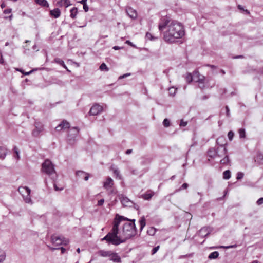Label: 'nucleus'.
Returning <instances> with one entry per match:
<instances>
[{"label": "nucleus", "mask_w": 263, "mask_h": 263, "mask_svg": "<svg viewBox=\"0 0 263 263\" xmlns=\"http://www.w3.org/2000/svg\"><path fill=\"white\" fill-rule=\"evenodd\" d=\"M184 35V30L181 23L172 21L167 30L164 33V40L165 42L173 43L176 39L182 37Z\"/></svg>", "instance_id": "f257e3e1"}, {"label": "nucleus", "mask_w": 263, "mask_h": 263, "mask_svg": "<svg viewBox=\"0 0 263 263\" xmlns=\"http://www.w3.org/2000/svg\"><path fill=\"white\" fill-rule=\"evenodd\" d=\"M129 222L125 223L123 226L122 235L121 237L122 240H126L135 236L137 234V228L135 225V219L130 220L128 218L125 219Z\"/></svg>", "instance_id": "f03ea898"}, {"label": "nucleus", "mask_w": 263, "mask_h": 263, "mask_svg": "<svg viewBox=\"0 0 263 263\" xmlns=\"http://www.w3.org/2000/svg\"><path fill=\"white\" fill-rule=\"evenodd\" d=\"M18 191L23 197L24 201L26 203L32 204L30 197L31 190L27 186H20Z\"/></svg>", "instance_id": "7ed1b4c3"}, {"label": "nucleus", "mask_w": 263, "mask_h": 263, "mask_svg": "<svg viewBox=\"0 0 263 263\" xmlns=\"http://www.w3.org/2000/svg\"><path fill=\"white\" fill-rule=\"evenodd\" d=\"M42 171L48 175H51L55 173L53 164L48 159L45 160L42 164Z\"/></svg>", "instance_id": "20e7f679"}, {"label": "nucleus", "mask_w": 263, "mask_h": 263, "mask_svg": "<svg viewBox=\"0 0 263 263\" xmlns=\"http://www.w3.org/2000/svg\"><path fill=\"white\" fill-rule=\"evenodd\" d=\"M227 148H222V151H218L217 148H210L208 151V155L211 158H214L217 157H221L227 154Z\"/></svg>", "instance_id": "39448f33"}, {"label": "nucleus", "mask_w": 263, "mask_h": 263, "mask_svg": "<svg viewBox=\"0 0 263 263\" xmlns=\"http://www.w3.org/2000/svg\"><path fill=\"white\" fill-rule=\"evenodd\" d=\"M52 243L56 246L61 245H67L69 243L68 240L63 237L53 235L51 237Z\"/></svg>", "instance_id": "423d86ee"}, {"label": "nucleus", "mask_w": 263, "mask_h": 263, "mask_svg": "<svg viewBox=\"0 0 263 263\" xmlns=\"http://www.w3.org/2000/svg\"><path fill=\"white\" fill-rule=\"evenodd\" d=\"M172 21L173 20L170 19V18L167 16L162 17L161 18L160 23L158 25L159 30L161 32L166 27L168 28L169 25L171 23V22H172Z\"/></svg>", "instance_id": "0eeeda50"}, {"label": "nucleus", "mask_w": 263, "mask_h": 263, "mask_svg": "<svg viewBox=\"0 0 263 263\" xmlns=\"http://www.w3.org/2000/svg\"><path fill=\"white\" fill-rule=\"evenodd\" d=\"M193 80L199 83H201L202 86H200V88L203 89L204 87V80L205 77L201 75L199 71L197 70H195L193 72V74L192 75Z\"/></svg>", "instance_id": "6e6552de"}, {"label": "nucleus", "mask_w": 263, "mask_h": 263, "mask_svg": "<svg viewBox=\"0 0 263 263\" xmlns=\"http://www.w3.org/2000/svg\"><path fill=\"white\" fill-rule=\"evenodd\" d=\"M102 241L106 240L109 244H112L115 246L120 245V242H118V240L115 239L111 235V234L108 233L105 237L102 239Z\"/></svg>", "instance_id": "1a4fd4ad"}, {"label": "nucleus", "mask_w": 263, "mask_h": 263, "mask_svg": "<svg viewBox=\"0 0 263 263\" xmlns=\"http://www.w3.org/2000/svg\"><path fill=\"white\" fill-rule=\"evenodd\" d=\"M109 233L111 234L112 236L115 239L118 240V242H120V244L125 242V240H122L121 236L118 235L119 233V228L113 226L111 232Z\"/></svg>", "instance_id": "9d476101"}, {"label": "nucleus", "mask_w": 263, "mask_h": 263, "mask_svg": "<svg viewBox=\"0 0 263 263\" xmlns=\"http://www.w3.org/2000/svg\"><path fill=\"white\" fill-rule=\"evenodd\" d=\"M103 107L98 104L93 105L90 108L89 114L91 116H96L102 112Z\"/></svg>", "instance_id": "9b49d317"}, {"label": "nucleus", "mask_w": 263, "mask_h": 263, "mask_svg": "<svg viewBox=\"0 0 263 263\" xmlns=\"http://www.w3.org/2000/svg\"><path fill=\"white\" fill-rule=\"evenodd\" d=\"M119 198L121 203L124 206L131 207L134 204V203L132 201L123 195H120Z\"/></svg>", "instance_id": "f8f14e48"}, {"label": "nucleus", "mask_w": 263, "mask_h": 263, "mask_svg": "<svg viewBox=\"0 0 263 263\" xmlns=\"http://www.w3.org/2000/svg\"><path fill=\"white\" fill-rule=\"evenodd\" d=\"M125 11L126 14L131 19L135 20L137 18L138 15L137 11L132 7L129 6L126 7Z\"/></svg>", "instance_id": "ddd939ff"}, {"label": "nucleus", "mask_w": 263, "mask_h": 263, "mask_svg": "<svg viewBox=\"0 0 263 263\" xmlns=\"http://www.w3.org/2000/svg\"><path fill=\"white\" fill-rule=\"evenodd\" d=\"M79 128L78 127H73L70 130V132H72L71 134L72 136H70V134H68V140L69 141V143L71 144L74 141L75 138L77 137L78 133H79Z\"/></svg>", "instance_id": "4468645a"}, {"label": "nucleus", "mask_w": 263, "mask_h": 263, "mask_svg": "<svg viewBox=\"0 0 263 263\" xmlns=\"http://www.w3.org/2000/svg\"><path fill=\"white\" fill-rule=\"evenodd\" d=\"M43 130V125L40 122H35V129L32 131V135L35 137H37Z\"/></svg>", "instance_id": "2eb2a0df"}, {"label": "nucleus", "mask_w": 263, "mask_h": 263, "mask_svg": "<svg viewBox=\"0 0 263 263\" xmlns=\"http://www.w3.org/2000/svg\"><path fill=\"white\" fill-rule=\"evenodd\" d=\"M216 143L219 145L217 147L218 151H222V148H226L224 145L226 144V139L224 137H219L216 140Z\"/></svg>", "instance_id": "dca6fc26"}, {"label": "nucleus", "mask_w": 263, "mask_h": 263, "mask_svg": "<svg viewBox=\"0 0 263 263\" xmlns=\"http://www.w3.org/2000/svg\"><path fill=\"white\" fill-rule=\"evenodd\" d=\"M76 175L80 178H83L85 181L88 180L89 174L82 171H78L76 172Z\"/></svg>", "instance_id": "f3484780"}, {"label": "nucleus", "mask_w": 263, "mask_h": 263, "mask_svg": "<svg viewBox=\"0 0 263 263\" xmlns=\"http://www.w3.org/2000/svg\"><path fill=\"white\" fill-rule=\"evenodd\" d=\"M113 184V180L110 177H108L106 181L104 183V187L107 190H109L112 187Z\"/></svg>", "instance_id": "a211bd4d"}, {"label": "nucleus", "mask_w": 263, "mask_h": 263, "mask_svg": "<svg viewBox=\"0 0 263 263\" xmlns=\"http://www.w3.org/2000/svg\"><path fill=\"white\" fill-rule=\"evenodd\" d=\"M210 233V230L208 227H203L199 231V235L202 237L207 236Z\"/></svg>", "instance_id": "6ab92c4d"}, {"label": "nucleus", "mask_w": 263, "mask_h": 263, "mask_svg": "<svg viewBox=\"0 0 263 263\" xmlns=\"http://www.w3.org/2000/svg\"><path fill=\"white\" fill-rule=\"evenodd\" d=\"M110 260L115 262H121V259L120 257L116 253L111 252L109 256Z\"/></svg>", "instance_id": "aec40b11"}, {"label": "nucleus", "mask_w": 263, "mask_h": 263, "mask_svg": "<svg viewBox=\"0 0 263 263\" xmlns=\"http://www.w3.org/2000/svg\"><path fill=\"white\" fill-rule=\"evenodd\" d=\"M118 215H117L114 221V224L113 226L116 227H118L119 228V226L120 225V222L122 220H125V219H126V218H125L123 216H118V218H117V216Z\"/></svg>", "instance_id": "412c9836"}, {"label": "nucleus", "mask_w": 263, "mask_h": 263, "mask_svg": "<svg viewBox=\"0 0 263 263\" xmlns=\"http://www.w3.org/2000/svg\"><path fill=\"white\" fill-rule=\"evenodd\" d=\"M112 252L111 251H106L104 250H100L98 252V254L99 256H101L102 257H109L111 255V253Z\"/></svg>", "instance_id": "4be33fe9"}, {"label": "nucleus", "mask_w": 263, "mask_h": 263, "mask_svg": "<svg viewBox=\"0 0 263 263\" xmlns=\"http://www.w3.org/2000/svg\"><path fill=\"white\" fill-rule=\"evenodd\" d=\"M50 14L54 18H58L61 15V11L59 8H55L50 11Z\"/></svg>", "instance_id": "5701e85b"}, {"label": "nucleus", "mask_w": 263, "mask_h": 263, "mask_svg": "<svg viewBox=\"0 0 263 263\" xmlns=\"http://www.w3.org/2000/svg\"><path fill=\"white\" fill-rule=\"evenodd\" d=\"M7 154V149L3 146H0V159L4 160Z\"/></svg>", "instance_id": "b1692460"}, {"label": "nucleus", "mask_w": 263, "mask_h": 263, "mask_svg": "<svg viewBox=\"0 0 263 263\" xmlns=\"http://www.w3.org/2000/svg\"><path fill=\"white\" fill-rule=\"evenodd\" d=\"M110 170L112 171L116 177V178H118L119 179H122V176L120 175V171L116 167L111 166L110 167Z\"/></svg>", "instance_id": "393cba45"}, {"label": "nucleus", "mask_w": 263, "mask_h": 263, "mask_svg": "<svg viewBox=\"0 0 263 263\" xmlns=\"http://www.w3.org/2000/svg\"><path fill=\"white\" fill-rule=\"evenodd\" d=\"M36 4L43 7H48L49 4L46 0H34Z\"/></svg>", "instance_id": "a878e982"}, {"label": "nucleus", "mask_w": 263, "mask_h": 263, "mask_svg": "<svg viewBox=\"0 0 263 263\" xmlns=\"http://www.w3.org/2000/svg\"><path fill=\"white\" fill-rule=\"evenodd\" d=\"M154 195V193L148 191L142 195V198L145 200H149Z\"/></svg>", "instance_id": "bb28decb"}, {"label": "nucleus", "mask_w": 263, "mask_h": 263, "mask_svg": "<svg viewBox=\"0 0 263 263\" xmlns=\"http://www.w3.org/2000/svg\"><path fill=\"white\" fill-rule=\"evenodd\" d=\"M139 222L140 225V232H141L146 225V219L144 216H142V217H141Z\"/></svg>", "instance_id": "cd10ccee"}, {"label": "nucleus", "mask_w": 263, "mask_h": 263, "mask_svg": "<svg viewBox=\"0 0 263 263\" xmlns=\"http://www.w3.org/2000/svg\"><path fill=\"white\" fill-rule=\"evenodd\" d=\"M259 164H263V154L259 153L256 157L255 160Z\"/></svg>", "instance_id": "c85d7f7f"}, {"label": "nucleus", "mask_w": 263, "mask_h": 263, "mask_svg": "<svg viewBox=\"0 0 263 263\" xmlns=\"http://www.w3.org/2000/svg\"><path fill=\"white\" fill-rule=\"evenodd\" d=\"M54 62L55 63L62 66L65 69H67V66L65 65L64 61L62 59H61L60 58H55L54 60Z\"/></svg>", "instance_id": "c756f323"}, {"label": "nucleus", "mask_w": 263, "mask_h": 263, "mask_svg": "<svg viewBox=\"0 0 263 263\" xmlns=\"http://www.w3.org/2000/svg\"><path fill=\"white\" fill-rule=\"evenodd\" d=\"M219 256V253L217 251H214L211 253H210L208 256L209 259H214L217 258Z\"/></svg>", "instance_id": "7c9ffc66"}, {"label": "nucleus", "mask_w": 263, "mask_h": 263, "mask_svg": "<svg viewBox=\"0 0 263 263\" xmlns=\"http://www.w3.org/2000/svg\"><path fill=\"white\" fill-rule=\"evenodd\" d=\"M78 13V9L76 7H73L70 10V17L72 18H74L76 17Z\"/></svg>", "instance_id": "2f4dec72"}, {"label": "nucleus", "mask_w": 263, "mask_h": 263, "mask_svg": "<svg viewBox=\"0 0 263 263\" xmlns=\"http://www.w3.org/2000/svg\"><path fill=\"white\" fill-rule=\"evenodd\" d=\"M156 232V229L155 228L151 227L147 230V233L149 235L153 236L155 235Z\"/></svg>", "instance_id": "473e14b6"}, {"label": "nucleus", "mask_w": 263, "mask_h": 263, "mask_svg": "<svg viewBox=\"0 0 263 263\" xmlns=\"http://www.w3.org/2000/svg\"><path fill=\"white\" fill-rule=\"evenodd\" d=\"M230 160L228 155H226L225 157L220 160V163L223 165L228 164L229 163Z\"/></svg>", "instance_id": "72a5a7b5"}, {"label": "nucleus", "mask_w": 263, "mask_h": 263, "mask_svg": "<svg viewBox=\"0 0 263 263\" xmlns=\"http://www.w3.org/2000/svg\"><path fill=\"white\" fill-rule=\"evenodd\" d=\"M231 177V172L229 170L225 171L223 173V178L224 179H229Z\"/></svg>", "instance_id": "f704fd0d"}, {"label": "nucleus", "mask_w": 263, "mask_h": 263, "mask_svg": "<svg viewBox=\"0 0 263 263\" xmlns=\"http://www.w3.org/2000/svg\"><path fill=\"white\" fill-rule=\"evenodd\" d=\"M14 153H15V155L14 156V157L16 158L17 160H19L20 158V151L18 149V148L16 146H14L13 148Z\"/></svg>", "instance_id": "c9c22d12"}, {"label": "nucleus", "mask_w": 263, "mask_h": 263, "mask_svg": "<svg viewBox=\"0 0 263 263\" xmlns=\"http://www.w3.org/2000/svg\"><path fill=\"white\" fill-rule=\"evenodd\" d=\"M239 135L240 138H244L246 137V132L244 128L239 129Z\"/></svg>", "instance_id": "e433bc0d"}, {"label": "nucleus", "mask_w": 263, "mask_h": 263, "mask_svg": "<svg viewBox=\"0 0 263 263\" xmlns=\"http://www.w3.org/2000/svg\"><path fill=\"white\" fill-rule=\"evenodd\" d=\"M63 129L69 128L70 127L69 123L66 121H63L61 123Z\"/></svg>", "instance_id": "4c0bfd02"}, {"label": "nucleus", "mask_w": 263, "mask_h": 263, "mask_svg": "<svg viewBox=\"0 0 263 263\" xmlns=\"http://www.w3.org/2000/svg\"><path fill=\"white\" fill-rule=\"evenodd\" d=\"M99 68L102 71H108L109 70V68L107 67L106 65L104 63L101 64Z\"/></svg>", "instance_id": "58836bf2"}, {"label": "nucleus", "mask_w": 263, "mask_h": 263, "mask_svg": "<svg viewBox=\"0 0 263 263\" xmlns=\"http://www.w3.org/2000/svg\"><path fill=\"white\" fill-rule=\"evenodd\" d=\"M6 258V253L4 251H0V263L3 262Z\"/></svg>", "instance_id": "ea45409f"}, {"label": "nucleus", "mask_w": 263, "mask_h": 263, "mask_svg": "<svg viewBox=\"0 0 263 263\" xmlns=\"http://www.w3.org/2000/svg\"><path fill=\"white\" fill-rule=\"evenodd\" d=\"M186 81L190 83H191L193 80L192 74L190 73H187V74L186 76Z\"/></svg>", "instance_id": "a19ab883"}, {"label": "nucleus", "mask_w": 263, "mask_h": 263, "mask_svg": "<svg viewBox=\"0 0 263 263\" xmlns=\"http://www.w3.org/2000/svg\"><path fill=\"white\" fill-rule=\"evenodd\" d=\"M176 91V89H175L174 87H171L168 89V93L170 96H174Z\"/></svg>", "instance_id": "79ce46f5"}, {"label": "nucleus", "mask_w": 263, "mask_h": 263, "mask_svg": "<svg viewBox=\"0 0 263 263\" xmlns=\"http://www.w3.org/2000/svg\"><path fill=\"white\" fill-rule=\"evenodd\" d=\"M49 248L52 250V251H54L56 249H60L61 250V253L62 254H63L65 252V249L63 247H60V248H53V247H49L48 246Z\"/></svg>", "instance_id": "37998d69"}, {"label": "nucleus", "mask_w": 263, "mask_h": 263, "mask_svg": "<svg viewBox=\"0 0 263 263\" xmlns=\"http://www.w3.org/2000/svg\"><path fill=\"white\" fill-rule=\"evenodd\" d=\"M236 245L229 246H220L219 247H214L213 248H225V249H229L235 247Z\"/></svg>", "instance_id": "c03bdc74"}, {"label": "nucleus", "mask_w": 263, "mask_h": 263, "mask_svg": "<svg viewBox=\"0 0 263 263\" xmlns=\"http://www.w3.org/2000/svg\"><path fill=\"white\" fill-rule=\"evenodd\" d=\"M163 124L165 127H168L170 125V121L167 119H165L163 121Z\"/></svg>", "instance_id": "a18cd8bd"}, {"label": "nucleus", "mask_w": 263, "mask_h": 263, "mask_svg": "<svg viewBox=\"0 0 263 263\" xmlns=\"http://www.w3.org/2000/svg\"><path fill=\"white\" fill-rule=\"evenodd\" d=\"M234 135V133L232 131H229L228 132V137L230 141H231L233 139Z\"/></svg>", "instance_id": "49530a36"}, {"label": "nucleus", "mask_w": 263, "mask_h": 263, "mask_svg": "<svg viewBox=\"0 0 263 263\" xmlns=\"http://www.w3.org/2000/svg\"><path fill=\"white\" fill-rule=\"evenodd\" d=\"M243 175H244V174L242 172L237 173V177H236L237 179L240 180V179H242L243 177Z\"/></svg>", "instance_id": "de8ad7c7"}, {"label": "nucleus", "mask_w": 263, "mask_h": 263, "mask_svg": "<svg viewBox=\"0 0 263 263\" xmlns=\"http://www.w3.org/2000/svg\"><path fill=\"white\" fill-rule=\"evenodd\" d=\"M159 248H160L159 246H157L154 247L152 251V254L153 255V254H155L158 251Z\"/></svg>", "instance_id": "09e8293b"}, {"label": "nucleus", "mask_w": 263, "mask_h": 263, "mask_svg": "<svg viewBox=\"0 0 263 263\" xmlns=\"http://www.w3.org/2000/svg\"><path fill=\"white\" fill-rule=\"evenodd\" d=\"M188 184L186 183H183L181 186L180 187V188L179 189H178V191H180L181 190H184V189H186L188 187Z\"/></svg>", "instance_id": "8fccbe9b"}, {"label": "nucleus", "mask_w": 263, "mask_h": 263, "mask_svg": "<svg viewBox=\"0 0 263 263\" xmlns=\"http://www.w3.org/2000/svg\"><path fill=\"white\" fill-rule=\"evenodd\" d=\"M130 73H125L123 75H122V76H120L119 77V79H123V78H125L129 76H130Z\"/></svg>", "instance_id": "3c124183"}, {"label": "nucleus", "mask_w": 263, "mask_h": 263, "mask_svg": "<svg viewBox=\"0 0 263 263\" xmlns=\"http://www.w3.org/2000/svg\"><path fill=\"white\" fill-rule=\"evenodd\" d=\"M257 205H260L263 204V197L260 198L256 202Z\"/></svg>", "instance_id": "603ef678"}, {"label": "nucleus", "mask_w": 263, "mask_h": 263, "mask_svg": "<svg viewBox=\"0 0 263 263\" xmlns=\"http://www.w3.org/2000/svg\"><path fill=\"white\" fill-rule=\"evenodd\" d=\"M104 202V199H101L98 201L97 205L100 206H102Z\"/></svg>", "instance_id": "864d4df0"}, {"label": "nucleus", "mask_w": 263, "mask_h": 263, "mask_svg": "<svg viewBox=\"0 0 263 263\" xmlns=\"http://www.w3.org/2000/svg\"><path fill=\"white\" fill-rule=\"evenodd\" d=\"M187 125V122L184 121L183 120L180 121V126H185Z\"/></svg>", "instance_id": "5fc2aeb1"}, {"label": "nucleus", "mask_w": 263, "mask_h": 263, "mask_svg": "<svg viewBox=\"0 0 263 263\" xmlns=\"http://www.w3.org/2000/svg\"><path fill=\"white\" fill-rule=\"evenodd\" d=\"M226 115L228 117H229L230 116V109L228 106L226 107Z\"/></svg>", "instance_id": "6e6d98bb"}, {"label": "nucleus", "mask_w": 263, "mask_h": 263, "mask_svg": "<svg viewBox=\"0 0 263 263\" xmlns=\"http://www.w3.org/2000/svg\"><path fill=\"white\" fill-rule=\"evenodd\" d=\"M62 129H63V128H62V125H61V124H60L59 125H58V126L55 127V130H56L57 131H60V130H61Z\"/></svg>", "instance_id": "4d7b16f0"}, {"label": "nucleus", "mask_w": 263, "mask_h": 263, "mask_svg": "<svg viewBox=\"0 0 263 263\" xmlns=\"http://www.w3.org/2000/svg\"><path fill=\"white\" fill-rule=\"evenodd\" d=\"M54 188L55 191H62L63 190V187L59 188L55 184H54Z\"/></svg>", "instance_id": "13d9d810"}, {"label": "nucleus", "mask_w": 263, "mask_h": 263, "mask_svg": "<svg viewBox=\"0 0 263 263\" xmlns=\"http://www.w3.org/2000/svg\"><path fill=\"white\" fill-rule=\"evenodd\" d=\"M11 11H12L11 9H7L4 11V13L9 14L11 12Z\"/></svg>", "instance_id": "bf43d9fd"}, {"label": "nucleus", "mask_w": 263, "mask_h": 263, "mask_svg": "<svg viewBox=\"0 0 263 263\" xmlns=\"http://www.w3.org/2000/svg\"><path fill=\"white\" fill-rule=\"evenodd\" d=\"M83 9H84L85 12H86L88 11L89 8H88V6L86 4H85L83 5Z\"/></svg>", "instance_id": "052dcab7"}, {"label": "nucleus", "mask_w": 263, "mask_h": 263, "mask_svg": "<svg viewBox=\"0 0 263 263\" xmlns=\"http://www.w3.org/2000/svg\"><path fill=\"white\" fill-rule=\"evenodd\" d=\"M125 43L132 47H135V45L133 44V43L128 40H127Z\"/></svg>", "instance_id": "680f3d73"}, {"label": "nucleus", "mask_w": 263, "mask_h": 263, "mask_svg": "<svg viewBox=\"0 0 263 263\" xmlns=\"http://www.w3.org/2000/svg\"><path fill=\"white\" fill-rule=\"evenodd\" d=\"M112 48L114 50H119V49H122L123 47H119V46H114Z\"/></svg>", "instance_id": "e2e57ef3"}, {"label": "nucleus", "mask_w": 263, "mask_h": 263, "mask_svg": "<svg viewBox=\"0 0 263 263\" xmlns=\"http://www.w3.org/2000/svg\"><path fill=\"white\" fill-rule=\"evenodd\" d=\"M35 70H36V69H33V70H30V71L27 72L26 73H24V74H25V75H29V74H31L33 71H35Z\"/></svg>", "instance_id": "0e129e2a"}, {"label": "nucleus", "mask_w": 263, "mask_h": 263, "mask_svg": "<svg viewBox=\"0 0 263 263\" xmlns=\"http://www.w3.org/2000/svg\"><path fill=\"white\" fill-rule=\"evenodd\" d=\"M132 149H127L126 152H125V153L127 155H129L130 154H131L132 153Z\"/></svg>", "instance_id": "69168bd1"}, {"label": "nucleus", "mask_w": 263, "mask_h": 263, "mask_svg": "<svg viewBox=\"0 0 263 263\" xmlns=\"http://www.w3.org/2000/svg\"><path fill=\"white\" fill-rule=\"evenodd\" d=\"M86 1H87V0H82L80 2L81 4H83L84 5L85 4H86Z\"/></svg>", "instance_id": "338daca9"}, {"label": "nucleus", "mask_w": 263, "mask_h": 263, "mask_svg": "<svg viewBox=\"0 0 263 263\" xmlns=\"http://www.w3.org/2000/svg\"><path fill=\"white\" fill-rule=\"evenodd\" d=\"M238 8L239 9V10H244L243 9V8L242 7V6L240 5H239L238 6Z\"/></svg>", "instance_id": "774afa93"}]
</instances>
